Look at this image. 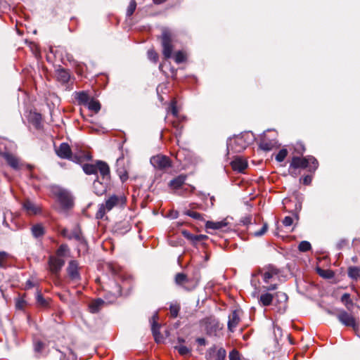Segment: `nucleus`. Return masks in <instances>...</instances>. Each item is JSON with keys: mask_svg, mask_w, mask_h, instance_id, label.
<instances>
[{"mask_svg": "<svg viewBox=\"0 0 360 360\" xmlns=\"http://www.w3.org/2000/svg\"><path fill=\"white\" fill-rule=\"evenodd\" d=\"M26 301L23 297H18L15 301V307L18 309H22L26 306Z\"/></svg>", "mask_w": 360, "mask_h": 360, "instance_id": "09e8293b", "label": "nucleus"}, {"mask_svg": "<svg viewBox=\"0 0 360 360\" xmlns=\"http://www.w3.org/2000/svg\"><path fill=\"white\" fill-rule=\"evenodd\" d=\"M1 155L5 158L7 163L13 169H18L19 161L18 158L9 153H3Z\"/></svg>", "mask_w": 360, "mask_h": 360, "instance_id": "b1692460", "label": "nucleus"}, {"mask_svg": "<svg viewBox=\"0 0 360 360\" xmlns=\"http://www.w3.org/2000/svg\"><path fill=\"white\" fill-rule=\"evenodd\" d=\"M120 179L122 181H124L127 179V174L121 175Z\"/></svg>", "mask_w": 360, "mask_h": 360, "instance_id": "e2e57ef3", "label": "nucleus"}, {"mask_svg": "<svg viewBox=\"0 0 360 360\" xmlns=\"http://www.w3.org/2000/svg\"><path fill=\"white\" fill-rule=\"evenodd\" d=\"M44 347V344L40 341L35 342L34 344V350L35 353L39 354L41 352L43 348Z\"/></svg>", "mask_w": 360, "mask_h": 360, "instance_id": "8fccbe9b", "label": "nucleus"}, {"mask_svg": "<svg viewBox=\"0 0 360 360\" xmlns=\"http://www.w3.org/2000/svg\"><path fill=\"white\" fill-rule=\"evenodd\" d=\"M180 110V107L178 105V102L176 99L173 98L168 107V112H171L172 115L175 117L174 120L171 122L172 127L176 129L175 136L176 138L181 136L183 127L181 125L180 122L184 121L185 117L184 116L179 115V112Z\"/></svg>", "mask_w": 360, "mask_h": 360, "instance_id": "39448f33", "label": "nucleus"}, {"mask_svg": "<svg viewBox=\"0 0 360 360\" xmlns=\"http://www.w3.org/2000/svg\"><path fill=\"white\" fill-rule=\"evenodd\" d=\"M29 120L37 128L40 127L41 116L39 113L31 112L29 116Z\"/></svg>", "mask_w": 360, "mask_h": 360, "instance_id": "7c9ffc66", "label": "nucleus"}, {"mask_svg": "<svg viewBox=\"0 0 360 360\" xmlns=\"http://www.w3.org/2000/svg\"><path fill=\"white\" fill-rule=\"evenodd\" d=\"M107 186L105 184L100 181L98 179L94 181L93 191L97 195H101L106 192Z\"/></svg>", "mask_w": 360, "mask_h": 360, "instance_id": "4be33fe9", "label": "nucleus"}, {"mask_svg": "<svg viewBox=\"0 0 360 360\" xmlns=\"http://www.w3.org/2000/svg\"><path fill=\"white\" fill-rule=\"evenodd\" d=\"M34 286L33 283L30 281H27L26 283V288H31Z\"/></svg>", "mask_w": 360, "mask_h": 360, "instance_id": "052dcab7", "label": "nucleus"}, {"mask_svg": "<svg viewBox=\"0 0 360 360\" xmlns=\"http://www.w3.org/2000/svg\"><path fill=\"white\" fill-rule=\"evenodd\" d=\"M75 98L78 101L79 104L86 105L92 98L86 93V91H77Z\"/></svg>", "mask_w": 360, "mask_h": 360, "instance_id": "bb28decb", "label": "nucleus"}, {"mask_svg": "<svg viewBox=\"0 0 360 360\" xmlns=\"http://www.w3.org/2000/svg\"><path fill=\"white\" fill-rule=\"evenodd\" d=\"M36 300L37 305L42 307H46L48 305V301L46 300L39 291L37 292Z\"/></svg>", "mask_w": 360, "mask_h": 360, "instance_id": "58836bf2", "label": "nucleus"}, {"mask_svg": "<svg viewBox=\"0 0 360 360\" xmlns=\"http://www.w3.org/2000/svg\"><path fill=\"white\" fill-rule=\"evenodd\" d=\"M183 213H184V214L189 216L194 219L199 220V221L203 220V217L200 213L195 212V211L192 210L191 209H186L184 210Z\"/></svg>", "mask_w": 360, "mask_h": 360, "instance_id": "473e14b6", "label": "nucleus"}, {"mask_svg": "<svg viewBox=\"0 0 360 360\" xmlns=\"http://www.w3.org/2000/svg\"><path fill=\"white\" fill-rule=\"evenodd\" d=\"M171 316L174 318L176 317L179 311V306L177 304H172L170 306Z\"/></svg>", "mask_w": 360, "mask_h": 360, "instance_id": "3c124183", "label": "nucleus"}, {"mask_svg": "<svg viewBox=\"0 0 360 360\" xmlns=\"http://www.w3.org/2000/svg\"><path fill=\"white\" fill-rule=\"evenodd\" d=\"M319 163L317 160L313 156H306L304 158L294 157L292 159L290 167L294 169L307 168L309 172H315L318 168Z\"/></svg>", "mask_w": 360, "mask_h": 360, "instance_id": "423d86ee", "label": "nucleus"}, {"mask_svg": "<svg viewBox=\"0 0 360 360\" xmlns=\"http://www.w3.org/2000/svg\"><path fill=\"white\" fill-rule=\"evenodd\" d=\"M293 223V219L291 217L287 216L284 218L283 224L285 226H290Z\"/></svg>", "mask_w": 360, "mask_h": 360, "instance_id": "6e6d98bb", "label": "nucleus"}, {"mask_svg": "<svg viewBox=\"0 0 360 360\" xmlns=\"http://www.w3.org/2000/svg\"><path fill=\"white\" fill-rule=\"evenodd\" d=\"M31 230L33 236L35 238H39L43 236L44 233V227L41 224H36L32 226Z\"/></svg>", "mask_w": 360, "mask_h": 360, "instance_id": "c9c22d12", "label": "nucleus"}, {"mask_svg": "<svg viewBox=\"0 0 360 360\" xmlns=\"http://www.w3.org/2000/svg\"><path fill=\"white\" fill-rule=\"evenodd\" d=\"M231 165L235 171L243 172L248 167V162L240 156H236L231 162Z\"/></svg>", "mask_w": 360, "mask_h": 360, "instance_id": "ddd939ff", "label": "nucleus"}, {"mask_svg": "<svg viewBox=\"0 0 360 360\" xmlns=\"http://www.w3.org/2000/svg\"><path fill=\"white\" fill-rule=\"evenodd\" d=\"M254 141V135L251 132H245L229 139L227 150L229 154L240 153L244 150Z\"/></svg>", "mask_w": 360, "mask_h": 360, "instance_id": "f257e3e1", "label": "nucleus"}, {"mask_svg": "<svg viewBox=\"0 0 360 360\" xmlns=\"http://www.w3.org/2000/svg\"><path fill=\"white\" fill-rule=\"evenodd\" d=\"M68 250V246L66 245H61L58 251H57V255L59 256V257H63L65 255V252Z\"/></svg>", "mask_w": 360, "mask_h": 360, "instance_id": "864d4df0", "label": "nucleus"}, {"mask_svg": "<svg viewBox=\"0 0 360 360\" xmlns=\"http://www.w3.org/2000/svg\"><path fill=\"white\" fill-rule=\"evenodd\" d=\"M311 247L309 242L303 240L299 244L298 249L301 252H307L311 249Z\"/></svg>", "mask_w": 360, "mask_h": 360, "instance_id": "c03bdc74", "label": "nucleus"}, {"mask_svg": "<svg viewBox=\"0 0 360 360\" xmlns=\"http://www.w3.org/2000/svg\"><path fill=\"white\" fill-rule=\"evenodd\" d=\"M158 319V314L155 313L152 317V326L151 330L153 335L155 338L156 342H160V326L157 323V319Z\"/></svg>", "mask_w": 360, "mask_h": 360, "instance_id": "5701e85b", "label": "nucleus"}, {"mask_svg": "<svg viewBox=\"0 0 360 360\" xmlns=\"http://www.w3.org/2000/svg\"><path fill=\"white\" fill-rule=\"evenodd\" d=\"M337 318L338 321L345 326H350L352 328H355L356 326V323L354 317L348 314L345 311H341L338 315Z\"/></svg>", "mask_w": 360, "mask_h": 360, "instance_id": "9b49d317", "label": "nucleus"}, {"mask_svg": "<svg viewBox=\"0 0 360 360\" xmlns=\"http://www.w3.org/2000/svg\"><path fill=\"white\" fill-rule=\"evenodd\" d=\"M148 58L150 60L156 63L158 60V53L153 49L148 51Z\"/></svg>", "mask_w": 360, "mask_h": 360, "instance_id": "de8ad7c7", "label": "nucleus"}, {"mask_svg": "<svg viewBox=\"0 0 360 360\" xmlns=\"http://www.w3.org/2000/svg\"><path fill=\"white\" fill-rule=\"evenodd\" d=\"M183 235L186 238H188L192 241H200V240H202L207 238V236L205 235H193L186 231H183Z\"/></svg>", "mask_w": 360, "mask_h": 360, "instance_id": "f704fd0d", "label": "nucleus"}, {"mask_svg": "<svg viewBox=\"0 0 360 360\" xmlns=\"http://www.w3.org/2000/svg\"><path fill=\"white\" fill-rule=\"evenodd\" d=\"M316 271L319 276L325 278H331L334 276L333 272L330 270H324L321 268H317Z\"/></svg>", "mask_w": 360, "mask_h": 360, "instance_id": "ea45409f", "label": "nucleus"}, {"mask_svg": "<svg viewBox=\"0 0 360 360\" xmlns=\"http://www.w3.org/2000/svg\"><path fill=\"white\" fill-rule=\"evenodd\" d=\"M136 3L135 0H131V1L129 2V4L128 6L127 10V15L131 16L134 13V11L136 10Z\"/></svg>", "mask_w": 360, "mask_h": 360, "instance_id": "a18cd8bd", "label": "nucleus"}, {"mask_svg": "<svg viewBox=\"0 0 360 360\" xmlns=\"http://www.w3.org/2000/svg\"><path fill=\"white\" fill-rule=\"evenodd\" d=\"M198 343H199V344H200V345H205V339H203V338H199V339H198Z\"/></svg>", "mask_w": 360, "mask_h": 360, "instance_id": "680f3d73", "label": "nucleus"}, {"mask_svg": "<svg viewBox=\"0 0 360 360\" xmlns=\"http://www.w3.org/2000/svg\"><path fill=\"white\" fill-rule=\"evenodd\" d=\"M56 75L57 79L62 83H67L70 78L69 72L63 68H59L56 70Z\"/></svg>", "mask_w": 360, "mask_h": 360, "instance_id": "a878e982", "label": "nucleus"}, {"mask_svg": "<svg viewBox=\"0 0 360 360\" xmlns=\"http://www.w3.org/2000/svg\"><path fill=\"white\" fill-rule=\"evenodd\" d=\"M175 282L177 285H181L187 290H193L195 288V285H188L189 279L184 274L182 273H179L176 275Z\"/></svg>", "mask_w": 360, "mask_h": 360, "instance_id": "2eb2a0df", "label": "nucleus"}, {"mask_svg": "<svg viewBox=\"0 0 360 360\" xmlns=\"http://www.w3.org/2000/svg\"><path fill=\"white\" fill-rule=\"evenodd\" d=\"M288 155V151L286 149H281L278 153V154L276 155V160L281 162H283L285 157L287 156Z\"/></svg>", "mask_w": 360, "mask_h": 360, "instance_id": "49530a36", "label": "nucleus"}, {"mask_svg": "<svg viewBox=\"0 0 360 360\" xmlns=\"http://www.w3.org/2000/svg\"><path fill=\"white\" fill-rule=\"evenodd\" d=\"M56 154L63 159L70 160L72 158V151L70 146L66 143H62L60 146L56 149Z\"/></svg>", "mask_w": 360, "mask_h": 360, "instance_id": "f8f14e48", "label": "nucleus"}, {"mask_svg": "<svg viewBox=\"0 0 360 360\" xmlns=\"http://www.w3.org/2000/svg\"><path fill=\"white\" fill-rule=\"evenodd\" d=\"M23 208L26 210L29 214H37L40 212V208L34 203L30 200H26L23 203Z\"/></svg>", "mask_w": 360, "mask_h": 360, "instance_id": "393cba45", "label": "nucleus"}, {"mask_svg": "<svg viewBox=\"0 0 360 360\" xmlns=\"http://www.w3.org/2000/svg\"><path fill=\"white\" fill-rule=\"evenodd\" d=\"M276 142L274 140L266 141L265 138H264L259 143V148L265 151H269L273 149V148L276 146Z\"/></svg>", "mask_w": 360, "mask_h": 360, "instance_id": "c85d7f7f", "label": "nucleus"}, {"mask_svg": "<svg viewBox=\"0 0 360 360\" xmlns=\"http://www.w3.org/2000/svg\"><path fill=\"white\" fill-rule=\"evenodd\" d=\"M108 266L109 270L113 275L117 276L121 280L125 279L124 274L118 265L109 264Z\"/></svg>", "mask_w": 360, "mask_h": 360, "instance_id": "cd10ccee", "label": "nucleus"}, {"mask_svg": "<svg viewBox=\"0 0 360 360\" xmlns=\"http://www.w3.org/2000/svg\"><path fill=\"white\" fill-rule=\"evenodd\" d=\"M122 288L120 285H115V289L112 291H108L105 295V302L108 303H112L115 301L117 297L121 295Z\"/></svg>", "mask_w": 360, "mask_h": 360, "instance_id": "dca6fc26", "label": "nucleus"}, {"mask_svg": "<svg viewBox=\"0 0 360 360\" xmlns=\"http://www.w3.org/2000/svg\"><path fill=\"white\" fill-rule=\"evenodd\" d=\"M295 150L300 153H302L304 151V146L301 143H297V147L295 148Z\"/></svg>", "mask_w": 360, "mask_h": 360, "instance_id": "13d9d810", "label": "nucleus"}, {"mask_svg": "<svg viewBox=\"0 0 360 360\" xmlns=\"http://www.w3.org/2000/svg\"><path fill=\"white\" fill-rule=\"evenodd\" d=\"M259 274L265 283H270L266 287V290L272 291L277 289L278 282L281 281L279 269L272 265H269L262 269L259 271Z\"/></svg>", "mask_w": 360, "mask_h": 360, "instance_id": "f03ea898", "label": "nucleus"}, {"mask_svg": "<svg viewBox=\"0 0 360 360\" xmlns=\"http://www.w3.org/2000/svg\"><path fill=\"white\" fill-rule=\"evenodd\" d=\"M348 276L353 279H357L360 276V269L356 266H351L348 269Z\"/></svg>", "mask_w": 360, "mask_h": 360, "instance_id": "4c0bfd02", "label": "nucleus"}, {"mask_svg": "<svg viewBox=\"0 0 360 360\" xmlns=\"http://www.w3.org/2000/svg\"><path fill=\"white\" fill-rule=\"evenodd\" d=\"M150 162L154 168L161 171H165L172 166V162L170 158L163 155L153 156L150 158Z\"/></svg>", "mask_w": 360, "mask_h": 360, "instance_id": "1a4fd4ad", "label": "nucleus"}, {"mask_svg": "<svg viewBox=\"0 0 360 360\" xmlns=\"http://www.w3.org/2000/svg\"><path fill=\"white\" fill-rule=\"evenodd\" d=\"M210 352L214 353L212 360H224L226 356V350L224 348H219L217 350L215 349H210Z\"/></svg>", "mask_w": 360, "mask_h": 360, "instance_id": "c756f323", "label": "nucleus"}, {"mask_svg": "<svg viewBox=\"0 0 360 360\" xmlns=\"http://www.w3.org/2000/svg\"><path fill=\"white\" fill-rule=\"evenodd\" d=\"M186 176L184 174L179 175L169 181V186L171 188L176 190L180 188L185 183Z\"/></svg>", "mask_w": 360, "mask_h": 360, "instance_id": "6ab92c4d", "label": "nucleus"}, {"mask_svg": "<svg viewBox=\"0 0 360 360\" xmlns=\"http://www.w3.org/2000/svg\"><path fill=\"white\" fill-rule=\"evenodd\" d=\"M229 360H240V354L238 351L233 349L229 353Z\"/></svg>", "mask_w": 360, "mask_h": 360, "instance_id": "5fc2aeb1", "label": "nucleus"}, {"mask_svg": "<svg viewBox=\"0 0 360 360\" xmlns=\"http://www.w3.org/2000/svg\"><path fill=\"white\" fill-rule=\"evenodd\" d=\"M273 300V295L270 293H264L261 295L259 302L263 306H269L271 304Z\"/></svg>", "mask_w": 360, "mask_h": 360, "instance_id": "e433bc0d", "label": "nucleus"}, {"mask_svg": "<svg viewBox=\"0 0 360 360\" xmlns=\"http://www.w3.org/2000/svg\"><path fill=\"white\" fill-rule=\"evenodd\" d=\"M68 273L72 280H78L79 278L77 262L74 260L70 262L68 267Z\"/></svg>", "mask_w": 360, "mask_h": 360, "instance_id": "a211bd4d", "label": "nucleus"}, {"mask_svg": "<svg viewBox=\"0 0 360 360\" xmlns=\"http://www.w3.org/2000/svg\"><path fill=\"white\" fill-rule=\"evenodd\" d=\"M153 1H154L155 4H160L165 2L166 0H153Z\"/></svg>", "mask_w": 360, "mask_h": 360, "instance_id": "0e129e2a", "label": "nucleus"}, {"mask_svg": "<svg viewBox=\"0 0 360 360\" xmlns=\"http://www.w3.org/2000/svg\"><path fill=\"white\" fill-rule=\"evenodd\" d=\"M49 264L51 271L53 274H57L65 264V261L59 257H51Z\"/></svg>", "mask_w": 360, "mask_h": 360, "instance_id": "4468645a", "label": "nucleus"}, {"mask_svg": "<svg viewBox=\"0 0 360 360\" xmlns=\"http://www.w3.org/2000/svg\"><path fill=\"white\" fill-rule=\"evenodd\" d=\"M162 54L166 59L172 57L173 46L172 45V33L167 28H163L162 31Z\"/></svg>", "mask_w": 360, "mask_h": 360, "instance_id": "6e6552de", "label": "nucleus"}, {"mask_svg": "<svg viewBox=\"0 0 360 360\" xmlns=\"http://www.w3.org/2000/svg\"><path fill=\"white\" fill-rule=\"evenodd\" d=\"M341 301L348 309H349L350 306L353 305V302L350 298V295L348 293H345L342 295Z\"/></svg>", "mask_w": 360, "mask_h": 360, "instance_id": "a19ab883", "label": "nucleus"}, {"mask_svg": "<svg viewBox=\"0 0 360 360\" xmlns=\"http://www.w3.org/2000/svg\"><path fill=\"white\" fill-rule=\"evenodd\" d=\"M60 233L63 236L69 239V236H70V231L67 229H63L61 230L60 231Z\"/></svg>", "mask_w": 360, "mask_h": 360, "instance_id": "bf43d9fd", "label": "nucleus"}, {"mask_svg": "<svg viewBox=\"0 0 360 360\" xmlns=\"http://www.w3.org/2000/svg\"><path fill=\"white\" fill-rule=\"evenodd\" d=\"M126 199L122 195H112L108 197L104 202L99 205L98 210L96 212V218L102 219L104 215L112 210L114 207L122 205L125 203Z\"/></svg>", "mask_w": 360, "mask_h": 360, "instance_id": "20e7f679", "label": "nucleus"}, {"mask_svg": "<svg viewBox=\"0 0 360 360\" xmlns=\"http://www.w3.org/2000/svg\"><path fill=\"white\" fill-rule=\"evenodd\" d=\"M240 321L239 315L237 311H233L229 316L228 328L230 331H233Z\"/></svg>", "mask_w": 360, "mask_h": 360, "instance_id": "412c9836", "label": "nucleus"}, {"mask_svg": "<svg viewBox=\"0 0 360 360\" xmlns=\"http://www.w3.org/2000/svg\"><path fill=\"white\" fill-rule=\"evenodd\" d=\"M174 58L176 63H181L186 60V54L183 51H179L174 54Z\"/></svg>", "mask_w": 360, "mask_h": 360, "instance_id": "37998d69", "label": "nucleus"}, {"mask_svg": "<svg viewBox=\"0 0 360 360\" xmlns=\"http://www.w3.org/2000/svg\"><path fill=\"white\" fill-rule=\"evenodd\" d=\"M255 226L254 224L250 221L248 229L250 233L255 237L263 236L268 229V224L266 223H262V228L258 231L255 229Z\"/></svg>", "mask_w": 360, "mask_h": 360, "instance_id": "f3484780", "label": "nucleus"}, {"mask_svg": "<svg viewBox=\"0 0 360 360\" xmlns=\"http://www.w3.org/2000/svg\"><path fill=\"white\" fill-rule=\"evenodd\" d=\"M181 355L185 356L190 353L191 350L185 345L181 344L174 347Z\"/></svg>", "mask_w": 360, "mask_h": 360, "instance_id": "79ce46f5", "label": "nucleus"}, {"mask_svg": "<svg viewBox=\"0 0 360 360\" xmlns=\"http://www.w3.org/2000/svg\"><path fill=\"white\" fill-rule=\"evenodd\" d=\"M7 254L4 252H0V267L6 266Z\"/></svg>", "mask_w": 360, "mask_h": 360, "instance_id": "603ef678", "label": "nucleus"}, {"mask_svg": "<svg viewBox=\"0 0 360 360\" xmlns=\"http://www.w3.org/2000/svg\"><path fill=\"white\" fill-rule=\"evenodd\" d=\"M105 301L102 299H98L92 302L89 305V309L91 313H96L99 311Z\"/></svg>", "mask_w": 360, "mask_h": 360, "instance_id": "2f4dec72", "label": "nucleus"}, {"mask_svg": "<svg viewBox=\"0 0 360 360\" xmlns=\"http://www.w3.org/2000/svg\"><path fill=\"white\" fill-rule=\"evenodd\" d=\"M302 181L304 184L308 185L311 181V176L309 175H307L303 178Z\"/></svg>", "mask_w": 360, "mask_h": 360, "instance_id": "4d7b16f0", "label": "nucleus"}, {"mask_svg": "<svg viewBox=\"0 0 360 360\" xmlns=\"http://www.w3.org/2000/svg\"><path fill=\"white\" fill-rule=\"evenodd\" d=\"M83 171L86 174H97L99 172L103 181L110 179V167L108 165L102 160H97L95 163H86L82 166Z\"/></svg>", "mask_w": 360, "mask_h": 360, "instance_id": "7ed1b4c3", "label": "nucleus"}, {"mask_svg": "<svg viewBox=\"0 0 360 360\" xmlns=\"http://www.w3.org/2000/svg\"><path fill=\"white\" fill-rule=\"evenodd\" d=\"M54 193L63 208L68 210L73 206L74 199L68 191L57 187L54 190Z\"/></svg>", "mask_w": 360, "mask_h": 360, "instance_id": "0eeeda50", "label": "nucleus"}, {"mask_svg": "<svg viewBox=\"0 0 360 360\" xmlns=\"http://www.w3.org/2000/svg\"><path fill=\"white\" fill-rule=\"evenodd\" d=\"M228 222L226 219L220 221H207L205 223V228L207 229L219 230L227 226Z\"/></svg>", "mask_w": 360, "mask_h": 360, "instance_id": "aec40b11", "label": "nucleus"}, {"mask_svg": "<svg viewBox=\"0 0 360 360\" xmlns=\"http://www.w3.org/2000/svg\"><path fill=\"white\" fill-rule=\"evenodd\" d=\"M69 239H75L79 243L78 253L81 252H85L87 250L86 242L82 236L81 231L79 227H75L70 231Z\"/></svg>", "mask_w": 360, "mask_h": 360, "instance_id": "9d476101", "label": "nucleus"}, {"mask_svg": "<svg viewBox=\"0 0 360 360\" xmlns=\"http://www.w3.org/2000/svg\"><path fill=\"white\" fill-rule=\"evenodd\" d=\"M85 106H87L90 110L96 113H97L101 109L100 103L98 101L94 99L93 98L89 101V103H87Z\"/></svg>", "mask_w": 360, "mask_h": 360, "instance_id": "72a5a7b5", "label": "nucleus"}, {"mask_svg": "<svg viewBox=\"0 0 360 360\" xmlns=\"http://www.w3.org/2000/svg\"><path fill=\"white\" fill-rule=\"evenodd\" d=\"M179 342H183V340H181V339H179Z\"/></svg>", "mask_w": 360, "mask_h": 360, "instance_id": "69168bd1", "label": "nucleus"}]
</instances>
